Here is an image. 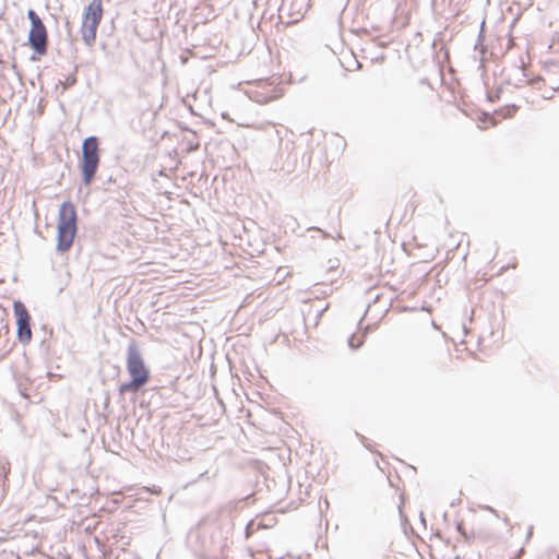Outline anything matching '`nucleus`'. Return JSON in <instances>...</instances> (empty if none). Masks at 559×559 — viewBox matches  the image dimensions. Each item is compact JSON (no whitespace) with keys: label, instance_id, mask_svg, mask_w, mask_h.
<instances>
[{"label":"nucleus","instance_id":"obj_1","mask_svg":"<svg viewBox=\"0 0 559 559\" xmlns=\"http://www.w3.org/2000/svg\"><path fill=\"white\" fill-rule=\"evenodd\" d=\"M127 370L131 380L119 386V393H136L148 382L151 374L135 342H131L127 348Z\"/></svg>","mask_w":559,"mask_h":559},{"label":"nucleus","instance_id":"obj_2","mask_svg":"<svg viewBox=\"0 0 559 559\" xmlns=\"http://www.w3.org/2000/svg\"><path fill=\"white\" fill-rule=\"evenodd\" d=\"M57 251L63 253L72 247L76 234V210L71 202H63L59 207L57 224Z\"/></svg>","mask_w":559,"mask_h":559},{"label":"nucleus","instance_id":"obj_3","mask_svg":"<svg viewBox=\"0 0 559 559\" xmlns=\"http://www.w3.org/2000/svg\"><path fill=\"white\" fill-rule=\"evenodd\" d=\"M98 139L88 136L82 145V178L84 185L88 186L95 177L99 164Z\"/></svg>","mask_w":559,"mask_h":559},{"label":"nucleus","instance_id":"obj_4","mask_svg":"<svg viewBox=\"0 0 559 559\" xmlns=\"http://www.w3.org/2000/svg\"><path fill=\"white\" fill-rule=\"evenodd\" d=\"M103 16L102 0H92L84 12L81 34L84 43L92 46L96 38L97 27Z\"/></svg>","mask_w":559,"mask_h":559},{"label":"nucleus","instance_id":"obj_5","mask_svg":"<svg viewBox=\"0 0 559 559\" xmlns=\"http://www.w3.org/2000/svg\"><path fill=\"white\" fill-rule=\"evenodd\" d=\"M27 17L31 22V29L28 33V44L32 49L43 56L47 52L48 35L45 24L34 10H28Z\"/></svg>","mask_w":559,"mask_h":559},{"label":"nucleus","instance_id":"obj_6","mask_svg":"<svg viewBox=\"0 0 559 559\" xmlns=\"http://www.w3.org/2000/svg\"><path fill=\"white\" fill-rule=\"evenodd\" d=\"M13 310L17 324V338L22 344H28L32 340L31 316L21 301H14Z\"/></svg>","mask_w":559,"mask_h":559},{"label":"nucleus","instance_id":"obj_7","mask_svg":"<svg viewBox=\"0 0 559 559\" xmlns=\"http://www.w3.org/2000/svg\"><path fill=\"white\" fill-rule=\"evenodd\" d=\"M308 8V0H283L280 7V16L283 17L286 15L289 17L288 24L296 23L304 17Z\"/></svg>","mask_w":559,"mask_h":559},{"label":"nucleus","instance_id":"obj_8","mask_svg":"<svg viewBox=\"0 0 559 559\" xmlns=\"http://www.w3.org/2000/svg\"><path fill=\"white\" fill-rule=\"evenodd\" d=\"M355 335H352L349 338H348V345L349 347L352 348H358L361 344H362V341L359 340L358 343H355Z\"/></svg>","mask_w":559,"mask_h":559},{"label":"nucleus","instance_id":"obj_9","mask_svg":"<svg viewBox=\"0 0 559 559\" xmlns=\"http://www.w3.org/2000/svg\"><path fill=\"white\" fill-rule=\"evenodd\" d=\"M544 83V80L542 78H537L531 82V84L536 87L540 88L542 84Z\"/></svg>","mask_w":559,"mask_h":559},{"label":"nucleus","instance_id":"obj_10","mask_svg":"<svg viewBox=\"0 0 559 559\" xmlns=\"http://www.w3.org/2000/svg\"><path fill=\"white\" fill-rule=\"evenodd\" d=\"M271 99H272V98H263V99H261V98H255V100H257L258 103H266V102H269V100H271Z\"/></svg>","mask_w":559,"mask_h":559},{"label":"nucleus","instance_id":"obj_11","mask_svg":"<svg viewBox=\"0 0 559 559\" xmlns=\"http://www.w3.org/2000/svg\"><path fill=\"white\" fill-rule=\"evenodd\" d=\"M311 229L313 230H318L320 233H322L323 237H328V234H325L323 230H321L319 227H312Z\"/></svg>","mask_w":559,"mask_h":559},{"label":"nucleus","instance_id":"obj_12","mask_svg":"<svg viewBox=\"0 0 559 559\" xmlns=\"http://www.w3.org/2000/svg\"><path fill=\"white\" fill-rule=\"evenodd\" d=\"M486 509L491 511V512H493V513H496V511L492 508H490V507H487Z\"/></svg>","mask_w":559,"mask_h":559}]
</instances>
